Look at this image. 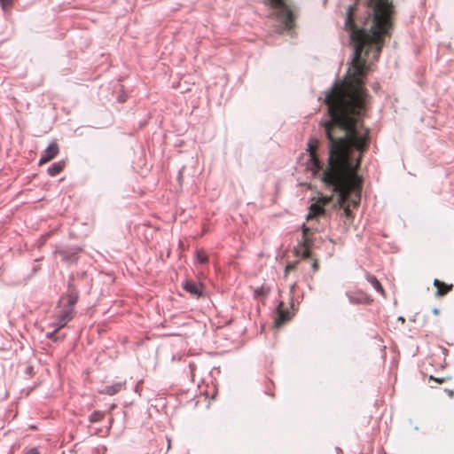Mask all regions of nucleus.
<instances>
[{
	"label": "nucleus",
	"instance_id": "24",
	"mask_svg": "<svg viewBox=\"0 0 454 454\" xmlns=\"http://www.w3.org/2000/svg\"><path fill=\"white\" fill-rule=\"evenodd\" d=\"M433 313H434V315H439V313H440V309H437V308H434V309H433Z\"/></svg>",
	"mask_w": 454,
	"mask_h": 454
},
{
	"label": "nucleus",
	"instance_id": "6",
	"mask_svg": "<svg viewBox=\"0 0 454 454\" xmlns=\"http://www.w3.org/2000/svg\"><path fill=\"white\" fill-rule=\"evenodd\" d=\"M73 317H74V309L65 307L64 309L59 315L57 323L54 325H55V326L61 329L64 326H66L69 321H71L73 319Z\"/></svg>",
	"mask_w": 454,
	"mask_h": 454
},
{
	"label": "nucleus",
	"instance_id": "13",
	"mask_svg": "<svg viewBox=\"0 0 454 454\" xmlns=\"http://www.w3.org/2000/svg\"><path fill=\"white\" fill-rule=\"evenodd\" d=\"M367 280L378 293L384 294V289L375 276L368 275Z\"/></svg>",
	"mask_w": 454,
	"mask_h": 454
},
{
	"label": "nucleus",
	"instance_id": "9",
	"mask_svg": "<svg viewBox=\"0 0 454 454\" xmlns=\"http://www.w3.org/2000/svg\"><path fill=\"white\" fill-rule=\"evenodd\" d=\"M276 312L277 317L275 318V325L277 327H280L289 319L290 314L288 311L284 310L282 301H280L278 306L277 307Z\"/></svg>",
	"mask_w": 454,
	"mask_h": 454
},
{
	"label": "nucleus",
	"instance_id": "7",
	"mask_svg": "<svg viewBox=\"0 0 454 454\" xmlns=\"http://www.w3.org/2000/svg\"><path fill=\"white\" fill-rule=\"evenodd\" d=\"M346 295L348 299V301L351 304H361V303H370L371 299L363 292L357 293H350L347 292Z\"/></svg>",
	"mask_w": 454,
	"mask_h": 454
},
{
	"label": "nucleus",
	"instance_id": "27",
	"mask_svg": "<svg viewBox=\"0 0 454 454\" xmlns=\"http://www.w3.org/2000/svg\"><path fill=\"white\" fill-rule=\"evenodd\" d=\"M435 380H436V381H438V382H440V383L443 381V380H442V379H435Z\"/></svg>",
	"mask_w": 454,
	"mask_h": 454
},
{
	"label": "nucleus",
	"instance_id": "17",
	"mask_svg": "<svg viewBox=\"0 0 454 454\" xmlns=\"http://www.w3.org/2000/svg\"><path fill=\"white\" fill-rule=\"evenodd\" d=\"M196 261L200 264H205L207 262V256L202 251H196Z\"/></svg>",
	"mask_w": 454,
	"mask_h": 454
},
{
	"label": "nucleus",
	"instance_id": "18",
	"mask_svg": "<svg viewBox=\"0 0 454 454\" xmlns=\"http://www.w3.org/2000/svg\"><path fill=\"white\" fill-rule=\"evenodd\" d=\"M270 289L266 288L264 286H262L261 288H257L254 290V295L256 297L264 296L269 293Z\"/></svg>",
	"mask_w": 454,
	"mask_h": 454
},
{
	"label": "nucleus",
	"instance_id": "22",
	"mask_svg": "<svg viewBox=\"0 0 454 454\" xmlns=\"http://www.w3.org/2000/svg\"><path fill=\"white\" fill-rule=\"evenodd\" d=\"M312 270L314 272H316L317 270H318V263L317 261H315L313 263H312Z\"/></svg>",
	"mask_w": 454,
	"mask_h": 454
},
{
	"label": "nucleus",
	"instance_id": "12",
	"mask_svg": "<svg viewBox=\"0 0 454 454\" xmlns=\"http://www.w3.org/2000/svg\"><path fill=\"white\" fill-rule=\"evenodd\" d=\"M64 167L65 163L63 161L55 162L48 168L47 173L50 176H54L59 174L63 170Z\"/></svg>",
	"mask_w": 454,
	"mask_h": 454
},
{
	"label": "nucleus",
	"instance_id": "3",
	"mask_svg": "<svg viewBox=\"0 0 454 454\" xmlns=\"http://www.w3.org/2000/svg\"><path fill=\"white\" fill-rule=\"evenodd\" d=\"M82 247L78 246L60 247L56 250V254L61 256L63 262L67 263L75 262L82 252Z\"/></svg>",
	"mask_w": 454,
	"mask_h": 454
},
{
	"label": "nucleus",
	"instance_id": "11",
	"mask_svg": "<svg viewBox=\"0 0 454 454\" xmlns=\"http://www.w3.org/2000/svg\"><path fill=\"white\" fill-rule=\"evenodd\" d=\"M434 286L437 289L435 295L439 296V297L443 296L446 294H448L453 287L452 284H450V285L445 284L444 282H442L437 278H435L434 280Z\"/></svg>",
	"mask_w": 454,
	"mask_h": 454
},
{
	"label": "nucleus",
	"instance_id": "20",
	"mask_svg": "<svg viewBox=\"0 0 454 454\" xmlns=\"http://www.w3.org/2000/svg\"><path fill=\"white\" fill-rule=\"evenodd\" d=\"M24 454H39V450L36 447L31 448L24 452Z\"/></svg>",
	"mask_w": 454,
	"mask_h": 454
},
{
	"label": "nucleus",
	"instance_id": "16",
	"mask_svg": "<svg viewBox=\"0 0 454 454\" xmlns=\"http://www.w3.org/2000/svg\"><path fill=\"white\" fill-rule=\"evenodd\" d=\"M103 416H104V412H102L100 411H95L90 415L89 421L90 423L98 422L103 419Z\"/></svg>",
	"mask_w": 454,
	"mask_h": 454
},
{
	"label": "nucleus",
	"instance_id": "21",
	"mask_svg": "<svg viewBox=\"0 0 454 454\" xmlns=\"http://www.w3.org/2000/svg\"><path fill=\"white\" fill-rule=\"evenodd\" d=\"M59 330V328L56 326L55 329L52 332L48 333L46 334L47 338L52 339Z\"/></svg>",
	"mask_w": 454,
	"mask_h": 454
},
{
	"label": "nucleus",
	"instance_id": "15",
	"mask_svg": "<svg viewBox=\"0 0 454 454\" xmlns=\"http://www.w3.org/2000/svg\"><path fill=\"white\" fill-rule=\"evenodd\" d=\"M77 301H78V294L76 291L72 290L68 294L67 304L65 307L74 309V306L75 305Z\"/></svg>",
	"mask_w": 454,
	"mask_h": 454
},
{
	"label": "nucleus",
	"instance_id": "4",
	"mask_svg": "<svg viewBox=\"0 0 454 454\" xmlns=\"http://www.w3.org/2000/svg\"><path fill=\"white\" fill-rule=\"evenodd\" d=\"M59 152V145L55 141L51 142L42 153L41 158L39 160V165L45 164L53 160L58 155Z\"/></svg>",
	"mask_w": 454,
	"mask_h": 454
},
{
	"label": "nucleus",
	"instance_id": "25",
	"mask_svg": "<svg viewBox=\"0 0 454 454\" xmlns=\"http://www.w3.org/2000/svg\"><path fill=\"white\" fill-rule=\"evenodd\" d=\"M447 391H448V395H449L450 397H452V396H453V395H454L453 390H447Z\"/></svg>",
	"mask_w": 454,
	"mask_h": 454
},
{
	"label": "nucleus",
	"instance_id": "29",
	"mask_svg": "<svg viewBox=\"0 0 454 454\" xmlns=\"http://www.w3.org/2000/svg\"><path fill=\"white\" fill-rule=\"evenodd\" d=\"M113 419L111 418L110 420H109V423L112 424L113 423Z\"/></svg>",
	"mask_w": 454,
	"mask_h": 454
},
{
	"label": "nucleus",
	"instance_id": "8",
	"mask_svg": "<svg viewBox=\"0 0 454 454\" xmlns=\"http://www.w3.org/2000/svg\"><path fill=\"white\" fill-rule=\"evenodd\" d=\"M183 288L189 293L191 295L200 298L202 296V289L200 285L197 284L194 281L187 280L184 283Z\"/></svg>",
	"mask_w": 454,
	"mask_h": 454
},
{
	"label": "nucleus",
	"instance_id": "5",
	"mask_svg": "<svg viewBox=\"0 0 454 454\" xmlns=\"http://www.w3.org/2000/svg\"><path fill=\"white\" fill-rule=\"evenodd\" d=\"M327 213L325 207L318 204L313 203L309 207V213L307 215L308 221H313L318 218H326Z\"/></svg>",
	"mask_w": 454,
	"mask_h": 454
},
{
	"label": "nucleus",
	"instance_id": "19",
	"mask_svg": "<svg viewBox=\"0 0 454 454\" xmlns=\"http://www.w3.org/2000/svg\"><path fill=\"white\" fill-rule=\"evenodd\" d=\"M13 1L14 0H0V5L4 11H6L11 8Z\"/></svg>",
	"mask_w": 454,
	"mask_h": 454
},
{
	"label": "nucleus",
	"instance_id": "26",
	"mask_svg": "<svg viewBox=\"0 0 454 454\" xmlns=\"http://www.w3.org/2000/svg\"><path fill=\"white\" fill-rule=\"evenodd\" d=\"M114 408H115V404L114 403V404H112V405L110 406L109 411H112V410H113V409H114Z\"/></svg>",
	"mask_w": 454,
	"mask_h": 454
},
{
	"label": "nucleus",
	"instance_id": "1",
	"mask_svg": "<svg viewBox=\"0 0 454 454\" xmlns=\"http://www.w3.org/2000/svg\"><path fill=\"white\" fill-rule=\"evenodd\" d=\"M369 12L363 26L354 20V6H348L344 28L352 46V58L345 78L324 92L326 106H366V74L377 60L386 37L390 35V6L387 0H366Z\"/></svg>",
	"mask_w": 454,
	"mask_h": 454
},
{
	"label": "nucleus",
	"instance_id": "14",
	"mask_svg": "<svg viewBox=\"0 0 454 454\" xmlns=\"http://www.w3.org/2000/svg\"><path fill=\"white\" fill-rule=\"evenodd\" d=\"M301 231H302V242L304 244V246H309V244L310 243V240L308 237V234L310 231V229H314L315 231H318V228L317 227H314V226H311V227H309L307 226L305 223H303L301 226Z\"/></svg>",
	"mask_w": 454,
	"mask_h": 454
},
{
	"label": "nucleus",
	"instance_id": "28",
	"mask_svg": "<svg viewBox=\"0 0 454 454\" xmlns=\"http://www.w3.org/2000/svg\"><path fill=\"white\" fill-rule=\"evenodd\" d=\"M170 448V440H168V449Z\"/></svg>",
	"mask_w": 454,
	"mask_h": 454
},
{
	"label": "nucleus",
	"instance_id": "10",
	"mask_svg": "<svg viewBox=\"0 0 454 454\" xmlns=\"http://www.w3.org/2000/svg\"><path fill=\"white\" fill-rule=\"evenodd\" d=\"M125 387L124 382H116L113 385H107L98 390L100 394L114 395L121 391Z\"/></svg>",
	"mask_w": 454,
	"mask_h": 454
},
{
	"label": "nucleus",
	"instance_id": "23",
	"mask_svg": "<svg viewBox=\"0 0 454 454\" xmlns=\"http://www.w3.org/2000/svg\"><path fill=\"white\" fill-rule=\"evenodd\" d=\"M294 268V265L289 264V265L286 266V270L288 271V270H293Z\"/></svg>",
	"mask_w": 454,
	"mask_h": 454
},
{
	"label": "nucleus",
	"instance_id": "2",
	"mask_svg": "<svg viewBox=\"0 0 454 454\" xmlns=\"http://www.w3.org/2000/svg\"><path fill=\"white\" fill-rule=\"evenodd\" d=\"M272 7L271 15L275 20V27L278 33H287L293 35L294 21L298 10L294 4H288L286 0H268Z\"/></svg>",
	"mask_w": 454,
	"mask_h": 454
}]
</instances>
